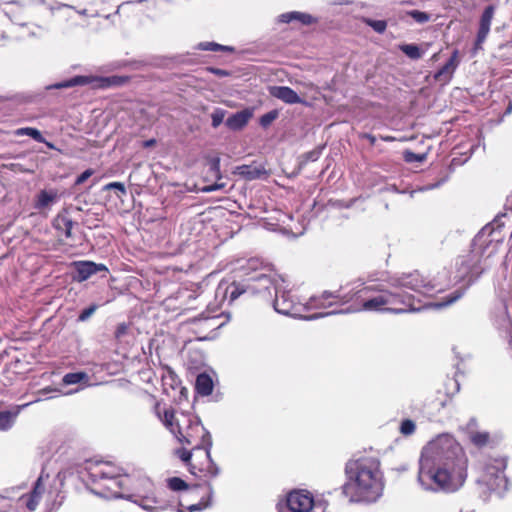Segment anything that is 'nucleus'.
<instances>
[{
    "mask_svg": "<svg viewBox=\"0 0 512 512\" xmlns=\"http://www.w3.org/2000/svg\"><path fill=\"white\" fill-rule=\"evenodd\" d=\"M104 190L110 191V190H117L120 194L125 195L126 194V188L125 185L121 182H111L106 184L103 187Z\"/></svg>",
    "mask_w": 512,
    "mask_h": 512,
    "instance_id": "e433bc0d",
    "label": "nucleus"
},
{
    "mask_svg": "<svg viewBox=\"0 0 512 512\" xmlns=\"http://www.w3.org/2000/svg\"><path fill=\"white\" fill-rule=\"evenodd\" d=\"M505 468L506 462L504 459L492 460L486 465L481 482L498 494L505 492L508 489V480L504 475Z\"/></svg>",
    "mask_w": 512,
    "mask_h": 512,
    "instance_id": "6e6552de",
    "label": "nucleus"
},
{
    "mask_svg": "<svg viewBox=\"0 0 512 512\" xmlns=\"http://www.w3.org/2000/svg\"><path fill=\"white\" fill-rule=\"evenodd\" d=\"M198 488H194L193 490L189 491L187 496H192L194 494H197Z\"/></svg>",
    "mask_w": 512,
    "mask_h": 512,
    "instance_id": "6e6d98bb",
    "label": "nucleus"
},
{
    "mask_svg": "<svg viewBox=\"0 0 512 512\" xmlns=\"http://www.w3.org/2000/svg\"><path fill=\"white\" fill-rule=\"evenodd\" d=\"M468 458L450 434H439L421 450L417 481L426 491L453 493L467 478Z\"/></svg>",
    "mask_w": 512,
    "mask_h": 512,
    "instance_id": "f03ea898",
    "label": "nucleus"
},
{
    "mask_svg": "<svg viewBox=\"0 0 512 512\" xmlns=\"http://www.w3.org/2000/svg\"><path fill=\"white\" fill-rule=\"evenodd\" d=\"M274 295H275V299L273 302L274 309L276 312L283 314V315L299 317L301 315V312L303 309H310V308L318 309L317 307L312 306L311 301H312L313 297L310 298L309 302L307 303V306H305V307H302L300 304H297L293 300L292 296L290 295V292L285 290L284 284L278 293L274 292Z\"/></svg>",
    "mask_w": 512,
    "mask_h": 512,
    "instance_id": "9d476101",
    "label": "nucleus"
},
{
    "mask_svg": "<svg viewBox=\"0 0 512 512\" xmlns=\"http://www.w3.org/2000/svg\"><path fill=\"white\" fill-rule=\"evenodd\" d=\"M439 185H440V183H436L434 185L428 186L426 189H433V188L439 187Z\"/></svg>",
    "mask_w": 512,
    "mask_h": 512,
    "instance_id": "bf43d9fd",
    "label": "nucleus"
},
{
    "mask_svg": "<svg viewBox=\"0 0 512 512\" xmlns=\"http://www.w3.org/2000/svg\"><path fill=\"white\" fill-rule=\"evenodd\" d=\"M34 141L45 143L46 146L50 149H56L52 143L45 141L40 131L36 129H34Z\"/></svg>",
    "mask_w": 512,
    "mask_h": 512,
    "instance_id": "a18cd8bd",
    "label": "nucleus"
},
{
    "mask_svg": "<svg viewBox=\"0 0 512 512\" xmlns=\"http://www.w3.org/2000/svg\"><path fill=\"white\" fill-rule=\"evenodd\" d=\"M279 512H324L321 503H315L307 491H294L287 497V505Z\"/></svg>",
    "mask_w": 512,
    "mask_h": 512,
    "instance_id": "1a4fd4ad",
    "label": "nucleus"
},
{
    "mask_svg": "<svg viewBox=\"0 0 512 512\" xmlns=\"http://www.w3.org/2000/svg\"><path fill=\"white\" fill-rule=\"evenodd\" d=\"M269 93L286 104L305 103L293 89L287 86H271Z\"/></svg>",
    "mask_w": 512,
    "mask_h": 512,
    "instance_id": "4468645a",
    "label": "nucleus"
},
{
    "mask_svg": "<svg viewBox=\"0 0 512 512\" xmlns=\"http://www.w3.org/2000/svg\"><path fill=\"white\" fill-rule=\"evenodd\" d=\"M336 313H337L336 311H330V312H327V313L315 314L313 316L308 317L307 319H316V318H319V317H324V316H328V315H332V314H336Z\"/></svg>",
    "mask_w": 512,
    "mask_h": 512,
    "instance_id": "8fccbe9b",
    "label": "nucleus"
},
{
    "mask_svg": "<svg viewBox=\"0 0 512 512\" xmlns=\"http://www.w3.org/2000/svg\"><path fill=\"white\" fill-rule=\"evenodd\" d=\"M404 159L406 162L412 163V162H423L426 159L425 154H416L411 151H406L404 154Z\"/></svg>",
    "mask_w": 512,
    "mask_h": 512,
    "instance_id": "c9c22d12",
    "label": "nucleus"
},
{
    "mask_svg": "<svg viewBox=\"0 0 512 512\" xmlns=\"http://www.w3.org/2000/svg\"><path fill=\"white\" fill-rule=\"evenodd\" d=\"M29 402L20 405H15L7 411L0 412V430L6 431L10 429L19 415V413L29 406Z\"/></svg>",
    "mask_w": 512,
    "mask_h": 512,
    "instance_id": "2eb2a0df",
    "label": "nucleus"
},
{
    "mask_svg": "<svg viewBox=\"0 0 512 512\" xmlns=\"http://www.w3.org/2000/svg\"><path fill=\"white\" fill-rule=\"evenodd\" d=\"M363 21L377 33H383L387 28V22L384 20H373L370 18H364Z\"/></svg>",
    "mask_w": 512,
    "mask_h": 512,
    "instance_id": "c85d7f7f",
    "label": "nucleus"
},
{
    "mask_svg": "<svg viewBox=\"0 0 512 512\" xmlns=\"http://www.w3.org/2000/svg\"><path fill=\"white\" fill-rule=\"evenodd\" d=\"M346 482L342 493L351 502L376 501L383 491L380 462L374 457L349 460L345 466Z\"/></svg>",
    "mask_w": 512,
    "mask_h": 512,
    "instance_id": "7ed1b4c3",
    "label": "nucleus"
},
{
    "mask_svg": "<svg viewBox=\"0 0 512 512\" xmlns=\"http://www.w3.org/2000/svg\"><path fill=\"white\" fill-rule=\"evenodd\" d=\"M96 309H97V305H91L88 308H85L79 314L78 320L82 321V322L88 320L95 313Z\"/></svg>",
    "mask_w": 512,
    "mask_h": 512,
    "instance_id": "58836bf2",
    "label": "nucleus"
},
{
    "mask_svg": "<svg viewBox=\"0 0 512 512\" xmlns=\"http://www.w3.org/2000/svg\"><path fill=\"white\" fill-rule=\"evenodd\" d=\"M127 498L132 499L133 502L142 507L144 510L149 512L157 511L158 501L153 495H131Z\"/></svg>",
    "mask_w": 512,
    "mask_h": 512,
    "instance_id": "412c9836",
    "label": "nucleus"
},
{
    "mask_svg": "<svg viewBox=\"0 0 512 512\" xmlns=\"http://www.w3.org/2000/svg\"><path fill=\"white\" fill-rule=\"evenodd\" d=\"M307 158H308L309 160H312V161L316 160V159L318 158V152H315V151L310 152V153L308 154V157H307Z\"/></svg>",
    "mask_w": 512,
    "mask_h": 512,
    "instance_id": "864d4df0",
    "label": "nucleus"
},
{
    "mask_svg": "<svg viewBox=\"0 0 512 512\" xmlns=\"http://www.w3.org/2000/svg\"><path fill=\"white\" fill-rule=\"evenodd\" d=\"M58 198V194L56 191L49 190V191H41L38 196V201L36 203V207L39 209H46L52 206Z\"/></svg>",
    "mask_w": 512,
    "mask_h": 512,
    "instance_id": "b1692460",
    "label": "nucleus"
},
{
    "mask_svg": "<svg viewBox=\"0 0 512 512\" xmlns=\"http://www.w3.org/2000/svg\"><path fill=\"white\" fill-rule=\"evenodd\" d=\"M294 20L299 21L303 25H311L317 21L316 18L310 14L298 11L283 13L279 16V22L282 23H290Z\"/></svg>",
    "mask_w": 512,
    "mask_h": 512,
    "instance_id": "6ab92c4d",
    "label": "nucleus"
},
{
    "mask_svg": "<svg viewBox=\"0 0 512 512\" xmlns=\"http://www.w3.org/2000/svg\"><path fill=\"white\" fill-rule=\"evenodd\" d=\"M89 480L96 487L91 491L104 498H126L121 490L130 479L121 474V469L110 462L90 463L87 466Z\"/></svg>",
    "mask_w": 512,
    "mask_h": 512,
    "instance_id": "39448f33",
    "label": "nucleus"
},
{
    "mask_svg": "<svg viewBox=\"0 0 512 512\" xmlns=\"http://www.w3.org/2000/svg\"><path fill=\"white\" fill-rule=\"evenodd\" d=\"M399 49L410 59L417 60L423 56V51L416 44H401Z\"/></svg>",
    "mask_w": 512,
    "mask_h": 512,
    "instance_id": "bb28decb",
    "label": "nucleus"
},
{
    "mask_svg": "<svg viewBox=\"0 0 512 512\" xmlns=\"http://www.w3.org/2000/svg\"><path fill=\"white\" fill-rule=\"evenodd\" d=\"M80 14L84 15L86 13V10H83L81 12H79Z\"/></svg>",
    "mask_w": 512,
    "mask_h": 512,
    "instance_id": "680f3d73",
    "label": "nucleus"
},
{
    "mask_svg": "<svg viewBox=\"0 0 512 512\" xmlns=\"http://www.w3.org/2000/svg\"><path fill=\"white\" fill-rule=\"evenodd\" d=\"M495 14V7L492 5L487 6L479 21V29L475 40V50L482 49L483 43L486 41L487 36L490 32L491 23Z\"/></svg>",
    "mask_w": 512,
    "mask_h": 512,
    "instance_id": "9b49d317",
    "label": "nucleus"
},
{
    "mask_svg": "<svg viewBox=\"0 0 512 512\" xmlns=\"http://www.w3.org/2000/svg\"><path fill=\"white\" fill-rule=\"evenodd\" d=\"M481 236H477L474 240L473 250L465 256H462L457 261L459 278L472 282L476 279L486 268V265L481 264L483 252L481 251L482 243Z\"/></svg>",
    "mask_w": 512,
    "mask_h": 512,
    "instance_id": "0eeeda50",
    "label": "nucleus"
},
{
    "mask_svg": "<svg viewBox=\"0 0 512 512\" xmlns=\"http://www.w3.org/2000/svg\"><path fill=\"white\" fill-rule=\"evenodd\" d=\"M56 230L65 235V237H71V230L73 227L72 220L66 215H58L53 222Z\"/></svg>",
    "mask_w": 512,
    "mask_h": 512,
    "instance_id": "4be33fe9",
    "label": "nucleus"
},
{
    "mask_svg": "<svg viewBox=\"0 0 512 512\" xmlns=\"http://www.w3.org/2000/svg\"><path fill=\"white\" fill-rule=\"evenodd\" d=\"M236 171L246 180L259 179L267 174L265 168L261 165H242L238 166Z\"/></svg>",
    "mask_w": 512,
    "mask_h": 512,
    "instance_id": "a211bd4d",
    "label": "nucleus"
},
{
    "mask_svg": "<svg viewBox=\"0 0 512 512\" xmlns=\"http://www.w3.org/2000/svg\"><path fill=\"white\" fill-rule=\"evenodd\" d=\"M43 487H44V477H43V475H41V476L37 479L36 483L34 484V490H33V493H34V499L36 498V496H37L38 494H40V493H41V491H42Z\"/></svg>",
    "mask_w": 512,
    "mask_h": 512,
    "instance_id": "37998d69",
    "label": "nucleus"
},
{
    "mask_svg": "<svg viewBox=\"0 0 512 512\" xmlns=\"http://www.w3.org/2000/svg\"><path fill=\"white\" fill-rule=\"evenodd\" d=\"M88 375L84 372L68 373L63 377V383L66 385L77 384L88 381Z\"/></svg>",
    "mask_w": 512,
    "mask_h": 512,
    "instance_id": "cd10ccee",
    "label": "nucleus"
},
{
    "mask_svg": "<svg viewBox=\"0 0 512 512\" xmlns=\"http://www.w3.org/2000/svg\"><path fill=\"white\" fill-rule=\"evenodd\" d=\"M457 65V51H455L447 63L435 74V79L437 81L448 82L451 79Z\"/></svg>",
    "mask_w": 512,
    "mask_h": 512,
    "instance_id": "aec40b11",
    "label": "nucleus"
},
{
    "mask_svg": "<svg viewBox=\"0 0 512 512\" xmlns=\"http://www.w3.org/2000/svg\"><path fill=\"white\" fill-rule=\"evenodd\" d=\"M496 245H497V244L493 245L492 250L490 251V253L487 255V257H486V258H485V260H484L485 262L487 261V259H488V258H490V255H491V253L495 250Z\"/></svg>",
    "mask_w": 512,
    "mask_h": 512,
    "instance_id": "13d9d810",
    "label": "nucleus"
},
{
    "mask_svg": "<svg viewBox=\"0 0 512 512\" xmlns=\"http://www.w3.org/2000/svg\"><path fill=\"white\" fill-rule=\"evenodd\" d=\"M16 134H17V135L27 134V135H29V136H32V128L27 127V128L18 129V130L16 131Z\"/></svg>",
    "mask_w": 512,
    "mask_h": 512,
    "instance_id": "de8ad7c7",
    "label": "nucleus"
},
{
    "mask_svg": "<svg viewBox=\"0 0 512 512\" xmlns=\"http://www.w3.org/2000/svg\"><path fill=\"white\" fill-rule=\"evenodd\" d=\"M363 138H366L367 140H369V142L374 145L375 142H376V138L375 136L371 135V134H364L363 135Z\"/></svg>",
    "mask_w": 512,
    "mask_h": 512,
    "instance_id": "603ef678",
    "label": "nucleus"
},
{
    "mask_svg": "<svg viewBox=\"0 0 512 512\" xmlns=\"http://www.w3.org/2000/svg\"><path fill=\"white\" fill-rule=\"evenodd\" d=\"M462 296V292L460 291H456L453 293V296L448 300L446 301L445 303H437V304H434L435 307H443V306H446V305H449V304H452L454 303L455 301H457L459 298H461Z\"/></svg>",
    "mask_w": 512,
    "mask_h": 512,
    "instance_id": "c03bdc74",
    "label": "nucleus"
},
{
    "mask_svg": "<svg viewBox=\"0 0 512 512\" xmlns=\"http://www.w3.org/2000/svg\"><path fill=\"white\" fill-rule=\"evenodd\" d=\"M176 454L183 462H185L190 467L191 473L195 474L194 469H196L197 467L196 465L191 463L193 453L189 450L182 448L177 450Z\"/></svg>",
    "mask_w": 512,
    "mask_h": 512,
    "instance_id": "c756f323",
    "label": "nucleus"
},
{
    "mask_svg": "<svg viewBox=\"0 0 512 512\" xmlns=\"http://www.w3.org/2000/svg\"><path fill=\"white\" fill-rule=\"evenodd\" d=\"M26 506L29 510H32V494H27L25 496Z\"/></svg>",
    "mask_w": 512,
    "mask_h": 512,
    "instance_id": "3c124183",
    "label": "nucleus"
},
{
    "mask_svg": "<svg viewBox=\"0 0 512 512\" xmlns=\"http://www.w3.org/2000/svg\"><path fill=\"white\" fill-rule=\"evenodd\" d=\"M211 447H212V439L208 438V443L204 445L203 447H200L199 444H196L194 447V451H202L203 455L206 459V462L203 463L198 469L199 471L205 472V475L215 478L220 473V468L218 465L213 461L211 457Z\"/></svg>",
    "mask_w": 512,
    "mask_h": 512,
    "instance_id": "ddd939ff",
    "label": "nucleus"
},
{
    "mask_svg": "<svg viewBox=\"0 0 512 512\" xmlns=\"http://www.w3.org/2000/svg\"><path fill=\"white\" fill-rule=\"evenodd\" d=\"M494 321L499 329L509 332L512 329V320L507 312L505 302H500L494 311Z\"/></svg>",
    "mask_w": 512,
    "mask_h": 512,
    "instance_id": "dca6fc26",
    "label": "nucleus"
},
{
    "mask_svg": "<svg viewBox=\"0 0 512 512\" xmlns=\"http://www.w3.org/2000/svg\"><path fill=\"white\" fill-rule=\"evenodd\" d=\"M415 429H416V425H415L414 421H412L410 419H405L401 422L400 432L403 435H405V436L412 435L415 432Z\"/></svg>",
    "mask_w": 512,
    "mask_h": 512,
    "instance_id": "473e14b6",
    "label": "nucleus"
},
{
    "mask_svg": "<svg viewBox=\"0 0 512 512\" xmlns=\"http://www.w3.org/2000/svg\"><path fill=\"white\" fill-rule=\"evenodd\" d=\"M88 82H89L88 77L76 76L69 80L56 83V84L50 86L49 88H56V89L69 88V87L78 86V85H85Z\"/></svg>",
    "mask_w": 512,
    "mask_h": 512,
    "instance_id": "a878e982",
    "label": "nucleus"
},
{
    "mask_svg": "<svg viewBox=\"0 0 512 512\" xmlns=\"http://www.w3.org/2000/svg\"><path fill=\"white\" fill-rule=\"evenodd\" d=\"M196 390L202 396H208L213 391V382L209 375L200 374L196 379Z\"/></svg>",
    "mask_w": 512,
    "mask_h": 512,
    "instance_id": "5701e85b",
    "label": "nucleus"
},
{
    "mask_svg": "<svg viewBox=\"0 0 512 512\" xmlns=\"http://www.w3.org/2000/svg\"><path fill=\"white\" fill-rule=\"evenodd\" d=\"M224 187H225L224 183H215V184H212L210 186H207V187L203 188V191L204 192H212V191L221 190Z\"/></svg>",
    "mask_w": 512,
    "mask_h": 512,
    "instance_id": "49530a36",
    "label": "nucleus"
},
{
    "mask_svg": "<svg viewBox=\"0 0 512 512\" xmlns=\"http://www.w3.org/2000/svg\"><path fill=\"white\" fill-rule=\"evenodd\" d=\"M285 284L284 279L275 273L255 272L241 282H233L230 285L220 283L216 290V298L229 303L235 301L243 294L271 298L274 292H279Z\"/></svg>",
    "mask_w": 512,
    "mask_h": 512,
    "instance_id": "20e7f679",
    "label": "nucleus"
},
{
    "mask_svg": "<svg viewBox=\"0 0 512 512\" xmlns=\"http://www.w3.org/2000/svg\"><path fill=\"white\" fill-rule=\"evenodd\" d=\"M155 143V140H148L145 142V146L149 147L152 146Z\"/></svg>",
    "mask_w": 512,
    "mask_h": 512,
    "instance_id": "4d7b16f0",
    "label": "nucleus"
},
{
    "mask_svg": "<svg viewBox=\"0 0 512 512\" xmlns=\"http://www.w3.org/2000/svg\"><path fill=\"white\" fill-rule=\"evenodd\" d=\"M384 282L381 278L369 275L366 280L354 282L352 289L345 295L325 291L320 296H313L311 303L313 307L328 308L337 302L353 301L350 308L339 312L387 311L401 314L421 310V307L415 306L414 296L405 289L424 295L442 290L440 283L424 279L417 271L391 279L390 286L394 290H389Z\"/></svg>",
    "mask_w": 512,
    "mask_h": 512,
    "instance_id": "f257e3e1",
    "label": "nucleus"
},
{
    "mask_svg": "<svg viewBox=\"0 0 512 512\" xmlns=\"http://www.w3.org/2000/svg\"><path fill=\"white\" fill-rule=\"evenodd\" d=\"M384 141H392L393 140V137L391 136H386V137H383L382 138Z\"/></svg>",
    "mask_w": 512,
    "mask_h": 512,
    "instance_id": "052dcab7",
    "label": "nucleus"
},
{
    "mask_svg": "<svg viewBox=\"0 0 512 512\" xmlns=\"http://www.w3.org/2000/svg\"><path fill=\"white\" fill-rule=\"evenodd\" d=\"M210 172L217 179H221L220 159L219 158H213L210 160Z\"/></svg>",
    "mask_w": 512,
    "mask_h": 512,
    "instance_id": "4c0bfd02",
    "label": "nucleus"
},
{
    "mask_svg": "<svg viewBox=\"0 0 512 512\" xmlns=\"http://www.w3.org/2000/svg\"><path fill=\"white\" fill-rule=\"evenodd\" d=\"M207 494H208V500H206V501L201 500L198 503L191 504L189 506H185L181 502L179 512H195V511H201V510L207 508L210 505V499L213 494V488H212L211 484L207 485Z\"/></svg>",
    "mask_w": 512,
    "mask_h": 512,
    "instance_id": "393cba45",
    "label": "nucleus"
},
{
    "mask_svg": "<svg viewBox=\"0 0 512 512\" xmlns=\"http://www.w3.org/2000/svg\"><path fill=\"white\" fill-rule=\"evenodd\" d=\"M199 49L205 50V51H218V50L233 51L232 47L223 46V45L217 44L215 42H203V43H200L199 44Z\"/></svg>",
    "mask_w": 512,
    "mask_h": 512,
    "instance_id": "7c9ffc66",
    "label": "nucleus"
},
{
    "mask_svg": "<svg viewBox=\"0 0 512 512\" xmlns=\"http://www.w3.org/2000/svg\"><path fill=\"white\" fill-rule=\"evenodd\" d=\"M94 174V170L93 169H87L85 170L83 173H81L77 179H76V184L77 185H80V184H83L89 177H91L92 175Z\"/></svg>",
    "mask_w": 512,
    "mask_h": 512,
    "instance_id": "79ce46f5",
    "label": "nucleus"
},
{
    "mask_svg": "<svg viewBox=\"0 0 512 512\" xmlns=\"http://www.w3.org/2000/svg\"><path fill=\"white\" fill-rule=\"evenodd\" d=\"M408 15L418 23H426L430 20V15L428 13L418 10L409 11Z\"/></svg>",
    "mask_w": 512,
    "mask_h": 512,
    "instance_id": "f704fd0d",
    "label": "nucleus"
},
{
    "mask_svg": "<svg viewBox=\"0 0 512 512\" xmlns=\"http://www.w3.org/2000/svg\"><path fill=\"white\" fill-rule=\"evenodd\" d=\"M73 267L75 269V274L73 275V279L82 282L87 280L92 275L98 272H107L108 269L103 264H96L91 261H77L74 262Z\"/></svg>",
    "mask_w": 512,
    "mask_h": 512,
    "instance_id": "f8f14e48",
    "label": "nucleus"
},
{
    "mask_svg": "<svg viewBox=\"0 0 512 512\" xmlns=\"http://www.w3.org/2000/svg\"><path fill=\"white\" fill-rule=\"evenodd\" d=\"M278 117V111L272 110L260 118V125L264 128L268 127Z\"/></svg>",
    "mask_w": 512,
    "mask_h": 512,
    "instance_id": "72a5a7b5",
    "label": "nucleus"
},
{
    "mask_svg": "<svg viewBox=\"0 0 512 512\" xmlns=\"http://www.w3.org/2000/svg\"><path fill=\"white\" fill-rule=\"evenodd\" d=\"M472 441L474 444L478 446H482L488 441V434L486 433H476L472 436Z\"/></svg>",
    "mask_w": 512,
    "mask_h": 512,
    "instance_id": "a19ab883",
    "label": "nucleus"
},
{
    "mask_svg": "<svg viewBox=\"0 0 512 512\" xmlns=\"http://www.w3.org/2000/svg\"><path fill=\"white\" fill-rule=\"evenodd\" d=\"M225 113L223 110H216L212 113V126L217 128L224 120Z\"/></svg>",
    "mask_w": 512,
    "mask_h": 512,
    "instance_id": "ea45409f",
    "label": "nucleus"
},
{
    "mask_svg": "<svg viewBox=\"0 0 512 512\" xmlns=\"http://www.w3.org/2000/svg\"><path fill=\"white\" fill-rule=\"evenodd\" d=\"M126 331V326L124 324H121L118 326L117 330H116V337L119 338L121 337Z\"/></svg>",
    "mask_w": 512,
    "mask_h": 512,
    "instance_id": "09e8293b",
    "label": "nucleus"
},
{
    "mask_svg": "<svg viewBox=\"0 0 512 512\" xmlns=\"http://www.w3.org/2000/svg\"><path fill=\"white\" fill-rule=\"evenodd\" d=\"M505 113L506 114H511L512 113V101L508 104Z\"/></svg>",
    "mask_w": 512,
    "mask_h": 512,
    "instance_id": "5fc2aeb1",
    "label": "nucleus"
},
{
    "mask_svg": "<svg viewBox=\"0 0 512 512\" xmlns=\"http://www.w3.org/2000/svg\"><path fill=\"white\" fill-rule=\"evenodd\" d=\"M157 413L162 423L182 444L191 445L200 438L204 446L208 443V438L212 439L197 417L184 413L175 414L173 410L168 409L164 410L163 416L160 411Z\"/></svg>",
    "mask_w": 512,
    "mask_h": 512,
    "instance_id": "423d86ee",
    "label": "nucleus"
},
{
    "mask_svg": "<svg viewBox=\"0 0 512 512\" xmlns=\"http://www.w3.org/2000/svg\"><path fill=\"white\" fill-rule=\"evenodd\" d=\"M168 487L173 491H181L187 489V484L184 480L178 477H172L168 479Z\"/></svg>",
    "mask_w": 512,
    "mask_h": 512,
    "instance_id": "2f4dec72",
    "label": "nucleus"
},
{
    "mask_svg": "<svg viewBox=\"0 0 512 512\" xmlns=\"http://www.w3.org/2000/svg\"><path fill=\"white\" fill-rule=\"evenodd\" d=\"M252 117V112L249 109H245L231 115L226 120V126L231 130L242 129Z\"/></svg>",
    "mask_w": 512,
    "mask_h": 512,
    "instance_id": "f3484780",
    "label": "nucleus"
}]
</instances>
